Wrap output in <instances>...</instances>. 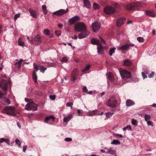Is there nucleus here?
Listing matches in <instances>:
<instances>
[{
  "label": "nucleus",
  "mask_w": 156,
  "mask_h": 156,
  "mask_svg": "<svg viewBox=\"0 0 156 156\" xmlns=\"http://www.w3.org/2000/svg\"><path fill=\"white\" fill-rule=\"evenodd\" d=\"M142 7V3L140 2H136L129 4L125 6V8L128 10H138Z\"/></svg>",
  "instance_id": "nucleus-1"
},
{
  "label": "nucleus",
  "mask_w": 156,
  "mask_h": 156,
  "mask_svg": "<svg viewBox=\"0 0 156 156\" xmlns=\"http://www.w3.org/2000/svg\"><path fill=\"white\" fill-rule=\"evenodd\" d=\"M2 111L8 115L12 116H15L16 114V110L14 106H6L2 109Z\"/></svg>",
  "instance_id": "nucleus-2"
},
{
  "label": "nucleus",
  "mask_w": 156,
  "mask_h": 156,
  "mask_svg": "<svg viewBox=\"0 0 156 156\" xmlns=\"http://www.w3.org/2000/svg\"><path fill=\"white\" fill-rule=\"evenodd\" d=\"M8 86V82L4 79L2 80L0 83V87H1L2 90L4 91L3 93L0 91V98H2V96L7 94L6 91Z\"/></svg>",
  "instance_id": "nucleus-3"
},
{
  "label": "nucleus",
  "mask_w": 156,
  "mask_h": 156,
  "mask_svg": "<svg viewBox=\"0 0 156 156\" xmlns=\"http://www.w3.org/2000/svg\"><path fill=\"white\" fill-rule=\"evenodd\" d=\"M74 27L75 30L79 32L85 31V30H87L85 24L83 23H76Z\"/></svg>",
  "instance_id": "nucleus-4"
},
{
  "label": "nucleus",
  "mask_w": 156,
  "mask_h": 156,
  "mask_svg": "<svg viewBox=\"0 0 156 156\" xmlns=\"http://www.w3.org/2000/svg\"><path fill=\"white\" fill-rule=\"evenodd\" d=\"M117 101L114 96L111 97L108 101L107 105L109 107L114 108L116 106Z\"/></svg>",
  "instance_id": "nucleus-5"
},
{
  "label": "nucleus",
  "mask_w": 156,
  "mask_h": 156,
  "mask_svg": "<svg viewBox=\"0 0 156 156\" xmlns=\"http://www.w3.org/2000/svg\"><path fill=\"white\" fill-rule=\"evenodd\" d=\"M120 73L122 78L124 80L131 77V73L123 69L120 71Z\"/></svg>",
  "instance_id": "nucleus-6"
},
{
  "label": "nucleus",
  "mask_w": 156,
  "mask_h": 156,
  "mask_svg": "<svg viewBox=\"0 0 156 156\" xmlns=\"http://www.w3.org/2000/svg\"><path fill=\"white\" fill-rule=\"evenodd\" d=\"M25 108L28 110H32L36 111L37 110V107L36 104L34 102L27 104L25 107Z\"/></svg>",
  "instance_id": "nucleus-7"
},
{
  "label": "nucleus",
  "mask_w": 156,
  "mask_h": 156,
  "mask_svg": "<svg viewBox=\"0 0 156 156\" xmlns=\"http://www.w3.org/2000/svg\"><path fill=\"white\" fill-rule=\"evenodd\" d=\"M104 12L105 13L107 14H113L115 11V9L112 7L108 6L104 9Z\"/></svg>",
  "instance_id": "nucleus-8"
},
{
  "label": "nucleus",
  "mask_w": 156,
  "mask_h": 156,
  "mask_svg": "<svg viewBox=\"0 0 156 156\" xmlns=\"http://www.w3.org/2000/svg\"><path fill=\"white\" fill-rule=\"evenodd\" d=\"M68 11V9H60L57 11L54 12L53 13V15H57L58 16H60L67 12Z\"/></svg>",
  "instance_id": "nucleus-9"
},
{
  "label": "nucleus",
  "mask_w": 156,
  "mask_h": 156,
  "mask_svg": "<svg viewBox=\"0 0 156 156\" xmlns=\"http://www.w3.org/2000/svg\"><path fill=\"white\" fill-rule=\"evenodd\" d=\"M91 26L92 30L94 32H96L98 31L100 28V24L98 22L92 23Z\"/></svg>",
  "instance_id": "nucleus-10"
},
{
  "label": "nucleus",
  "mask_w": 156,
  "mask_h": 156,
  "mask_svg": "<svg viewBox=\"0 0 156 156\" xmlns=\"http://www.w3.org/2000/svg\"><path fill=\"white\" fill-rule=\"evenodd\" d=\"M79 74V70L77 69H74L71 75V80L73 81H75L76 79V76Z\"/></svg>",
  "instance_id": "nucleus-11"
},
{
  "label": "nucleus",
  "mask_w": 156,
  "mask_h": 156,
  "mask_svg": "<svg viewBox=\"0 0 156 156\" xmlns=\"http://www.w3.org/2000/svg\"><path fill=\"white\" fill-rule=\"evenodd\" d=\"M31 41L33 43L37 45L40 44L41 41L40 36L39 35H37Z\"/></svg>",
  "instance_id": "nucleus-12"
},
{
  "label": "nucleus",
  "mask_w": 156,
  "mask_h": 156,
  "mask_svg": "<svg viewBox=\"0 0 156 156\" xmlns=\"http://www.w3.org/2000/svg\"><path fill=\"white\" fill-rule=\"evenodd\" d=\"M79 20L80 17L78 16H76L70 19L68 21V23L71 25H72Z\"/></svg>",
  "instance_id": "nucleus-13"
},
{
  "label": "nucleus",
  "mask_w": 156,
  "mask_h": 156,
  "mask_svg": "<svg viewBox=\"0 0 156 156\" xmlns=\"http://www.w3.org/2000/svg\"><path fill=\"white\" fill-rule=\"evenodd\" d=\"M81 33L78 35V37L79 39H82L87 36L90 34L89 32L87 30L85 31H82Z\"/></svg>",
  "instance_id": "nucleus-14"
},
{
  "label": "nucleus",
  "mask_w": 156,
  "mask_h": 156,
  "mask_svg": "<svg viewBox=\"0 0 156 156\" xmlns=\"http://www.w3.org/2000/svg\"><path fill=\"white\" fill-rule=\"evenodd\" d=\"M126 19L124 17H121L118 19L117 21L116 24L118 27H120L123 24Z\"/></svg>",
  "instance_id": "nucleus-15"
},
{
  "label": "nucleus",
  "mask_w": 156,
  "mask_h": 156,
  "mask_svg": "<svg viewBox=\"0 0 156 156\" xmlns=\"http://www.w3.org/2000/svg\"><path fill=\"white\" fill-rule=\"evenodd\" d=\"M1 103L5 105H8L10 104V101L8 98H2Z\"/></svg>",
  "instance_id": "nucleus-16"
},
{
  "label": "nucleus",
  "mask_w": 156,
  "mask_h": 156,
  "mask_svg": "<svg viewBox=\"0 0 156 156\" xmlns=\"http://www.w3.org/2000/svg\"><path fill=\"white\" fill-rule=\"evenodd\" d=\"M91 42L93 44L97 45L98 46V45H100L101 43L100 41L96 38H92L91 40Z\"/></svg>",
  "instance_id": "nucleus-17"
},
{
  "label": "nucleus",
  "mask_w": 156,
  "mask_h": 156,
  "mask_svg": "<svg viewBox=\"0 0 156 156\" xmlns=\"http://www.w3.org/2000/svg\"><path fill=\"white\" fill-rule=\"evenodd\" d=\"M83 3L84 5V6L87 9H90L91 7V5L90 2L88 0H83Z\"/></svg>",
  "instance_id": "nucleus-18"
},
{
  "label": "nucleus",
  "mask_w": 156,
  "mask_h": 156,
  "mask_svg": "<svg viewBox=\"0 0 156 156\" xmlns=\"http://www.w3.org/2000/svg\"><path fill=\"white\" fill-rule=\"evenodd\" d=\"M135 104L134 101L130 99H128L126 101V105L128 107H130Z\"/></svg>",
  "instance_id": "nucleus-19"
},
{
  "label": "nucleus",
  "mask_w": 156,
  "mask_h": 156,
  "mask_svg": "<svg viewBox=\"0 0 156 156\" xmlns=\"http://www.w3.org/2000/svg\"><path fill=\"white\" fill-rule=\"evenodd\" d=\"M145 14L147 16H151L153 17H155L156 15L155 14L152 12L148 10L145 11Z\"/></svg>",
  "instance_id": "nucleus-20"
},
{
  "label": "nucleus",
  "mask_w": 156,
  "mask_h": 156,
  "mask_svg": "<svg viewBox=\"0 0 156 156\" xmlns=\"http://www.w3.org/2000/svg\"><path fill=\"white\" fill-rule=\"evenodd\" d=\"M129 47V45L128 44H125L122 46H120L119 48V50H126Z\"/></svg>",
  "instance_id": "nucleus-21"
},
{
  "label": "nucleus",
  "mask_w": 156,
  "mask_h": 156,
  "mask_svg": "<svg viewBox=\"0 0 156 156\" xmlns=\"http://www.w3.org/2000/svg\"><path fill=\"white\" fill-rule=\"evenodd\" d=\"M72 117V114H69L68 116L64 117L63 120L65 122H67L71 119Z\"/></svg>",
  "instance_id": "nucleus-22"
},
{
  "label": "nucleus",
  "mask_w": 156,
  "mask_h": 156,
  "mask_svg": "<svg viewBox=\"0 0 156 156\" xmlns=\"http://www.w3.org/2000/svg\"><path fill=\"white\" fill-rule=\"evenodd\" d=\"M29 11L30 13V15L32 16L34 18H37V17L36 13L34 10L30 9L29 10Z\"/></svg>",
  "instance_id": "nucleus-23"
},
{
  "label": "nucleus",
  "mask_w": 156,
  "mask_h": 156,
  "mask_svg": "<svg viewBox=\"0 0 156 156\" xmlns=\"http://www.w3.org/2000/svg\"><path fill=\"white\" fill-rule=\"evenodd\" d=\"M96 110H93L91 111H89L87 113V115L88 116H93L95 115L96 114Z\"/></svg>",
  "instance_id": "nucleus-24"
},
{
  "label": "nucleus",
  "mask_w": 156,
  "mask_h": 156,
  "mask_svg": "<svg viewBox=\"0 0 156 156\" xmlns=\"http://www.w3.org/2000/svg\"><path fill=\"white\" fill-rule=\"evenodd\" d=\"M101 44L100 46H97L98 52L100 54H101L103 53V50L101 46Z\"/></svg>",
  "instance_id": "nucleus-25"
},
{
  "label": "nucleus",
  "mask_w": 156,
  "mask_h": 156,
  "mask_svg": "<svg viewBox=\"0 0 156 156\" xmlns=\"http://www.w3.org/2000/svg\"><path fill=\"white\" fill-rule=\"evenodd\" d=\"M32 77L34 81V83H37V76L36 74V72H33L32 74Z\"/></svg>",
  "instance_id": "nucleus-26"
},
{
  "label": "nucleus",
  "mask_w": 156,
  "mask_h": 156,
  "mask_svg": "<svg viewBox=\"0 0 156 156\" xmlns=\"http://www.w3.org/2000/svg\"><path fill=\"white\" fill-rule=\"evenodd\" d=\"M131 62L128 59H127L124 60L123 65H124L129 66L131 65Z\"/></svg>",
  "instance_id": "nucleus-27"
},
{
  "label": "nucleus",
  "mask_w": 156,
  "mask_h": 156,
  "mask_svg": "<svg viewBox=\"0 0 156 156\" xmlns=\"http://www.w3.org/2000/svg\"><path fill=\"white\" fill-rule=\"evenodd\" d=\"M55 118V117H54L52 115H50L48 117H46L45 118V122H47V121L49 120L50 119H52L53 120H54Z\"/></svg>",
  "instance_id": "nucleus-28"
},
{
  "label": "nucleus",
  "mask_w": 156,
  "mask_h": 156,
  "mask_svg": "<svg viewBox=\"0 0 156 156\" xmlns=\"http://www.w3.org/2000/svg\"><path fill=\"white\" fill-rule=\"evenodd\" d=\"M116 49V48H111L109 52V55L110 56H112L113 53L115 52V51Z\"/></svg>",
  "instance_id": "nucleus-29"
},
{
  "label": "nucleus",
  "mask_w": 156,
  "mask_h": 156,
  "mask_svg": "<svg viewBox=\"0 0 156 156\" xmlns=\"http://www.w3.org/2000/svg\"><path fill=\"white\" fill-rule=\"evenodd\" d=\"M111 144H112L118 145L120 144V142L119 140H114Z\"/></svg>",
  "instance_id": "nucleus-30"
},
{
  "label": "nucleus",
  "mask_w": 156,
  "mask_h": 156,
  "mask_svg": "<svg viewBox=\"0 0 156 156\" xmlns=\"http://www.w3.org/2000/svg\"><path fill=\"white\" fill-rule=\"evenodd\" d=\"M127 129L128 130H132V127L130 125H128L126 126V127H125L123 129V131H125Z\"/></svg>",
  "instance_id": "nucleus-31"
},
{
  "label": "nucleus",
  "mask_w": 156,
  "mask_h": 156,
  "mask_svg": "<svg viewBox=\"0 0 156 156\" xmlns=\"http://www.w3.org/2000/svg\"><path fill=\"white\" fill-rule=\"evenodd\" d=\"M107 153L112 154H115V151L114 150L112 149V148H110L109 150H107Z\"/></svg>",
  "instance_id": "nucleus-32"
},
{
  "label": "nucleus",
  "mask_w": 156,
  "mask_h": 156,
  "mask_svg": "<svg viewBox=\"0 0 156 156\" xmlns=\"http://www.w3.org/2000/svg\"><path fill=\"white\" fill-rule=\"evenodd\" d=\"M34 69L33 70V72H36L38 70L39 68L37 64L35 63H34Z\"/></svg>",
  "instance_id": "nucleus-33"
},
{
  "label": "nucleus",
  "mask_w": 156,
  "mask_h": 156,
  "mask_svg": "<svg viewBox=\"0 0 156 156\" xmlns=\"http://www.w3.org/2000/svg\"><path fill=\"white\" fill-rule=\"evenodd\" d=\"M25 60H23L22 59H20L19 61H18V60L16 59V61H18V68H20L21 66V63L23 62V61Z\"/></svg>",
  "instance_id": "nucleus-34"
},
{
  "label": "nucleus",
  "mask_w": 156,
  "mask_h": 156,
  "mask_svg": "<svg viewBox=\"0 0 156 156\" xmlns=\"http://www.w3.org/2000/svg\"><path fill=\"white\" fill-rule=\"evenodd\" d=\"M112 5L114 6V8L116 9H120V6L117 3H114Z\"/></svg>",
  "instance_id": "nucleus-35"
},
{
  "label": "nucleus",
  "mask_w": 156,
  "mask_h": 156,
  "mask_svg": "<svg viewBox=\"0 0 156 156\" xmlns=\"http://www.w3.org/2000/svg\"><path fill=\"white\" fill-rule=\"evenodd\" d=\"M18 44L21 46H23L24 45V42L22 40L21 38H20L18 40Z\"/></svg>",
  "instance_id": "nucleus-36"
},
{
  "label": "nucleus",
  "mask_w": 156,
  "mask_h": 156,
  "mask_svg": "<svg viewBox=\"0 0 156 156\" xmlns=\"http://www.w3.org/2000/svg\"><path fill=\"white\" fill-rule=\"evenodd\" d=\"M137 39V41L140 43H144V40L142 37H138Z\"/></svg>",
  "instance_id": "nucleus-37"
},
{
  "label": "nucleus",
  "mask_w": 156,
  "mask_h": 156,
  "mask_svg": "<svg viewBox=\"0 0 156 156\" xmlns=\"http://www.w3.org/2000/svg\"><path fill=\"white\" fill-rule=\"evenodd\" d=\"M151 118V116L149 115L146 114L145 115V119L146 121H149L150 119Z\"/></svg>",
  "instance_id": "nucleus-38"
},
{
  "label": "nucleus",
  "mask_w": 156,
  "mask_h": 156,
  "mask_svg": "<svg viewBox=\"0 0 156 156\" xmlns=\"http://www.w3.org/2000/svg\"><path fill=\"white\" fill-rule=\"evenodd\" d=\"M108 78L110 81H112L113 79V77L111 73H109L108 75Z\"/></svg>",
  "instance_id": "nucleus-39"
},
{
  "label": "nucleus",
  "mask_w": 156,
  "mask_h": 156,
  "mask_svg": "<svg viewBox=\"0 0 156 156\" xmlns=\"http://www.w3.org/2000/svg\"><path fill=\"white\" fill-rule=\"evenodd\" d=\"M90 65H87L86 67L82 70V71L84 72L85 71L88 70L90 69Z\"/></svg>",
  "instance_id": "nucleus-40"
},
{
  "label": "nucleus",
  "mask_w": 156,
  "mask_h": 156,
  "mask_svg": "<svg viewBox=\"0 0 156 156\" xmlns=\"http://www.w3.org/2000/svg\"><path fill=\"white\" fill-rule=\"evenodd\" d=\"M131 123L133 125H136L137 124V120L134 119H132L131 121Z\"/></svg>",
  "instance_id": "nucleus-41"
},
{
  "label": "nucleus",
  "mask_w": 156,
  "mask_h": 156,
  "mask_svg": "<svg viewBox=\"0 0 156 156\" xmlns=\"http://www.w3.org/2000/svg\"><path fill=\"white\" fill-rule=\"evenodd\" d=\"M43 33L44 34L48 35L50 33V31L48 29H44V30Z\"/></svg>",
  "instance_id": "nucleus-42"
},
{
  "label": "nucleus",
  "mask_w": 156,
  "mask_h": 156,
  "mask_svg": "<svg viewBox=\"0 0 156 156\" xmlns=\"http://www.w3.org/2000/svg\"><path fill=\"white\" fill-rule=\"evenodd\" d=\"M93 8L94 9H98L99 8L98 4L96 3H94Z\"/></svg>",
  "instance_id": "nucleus-43"
},
{
  "label": "nucleus",
  "mask_w": 156,
  "mask_h": 156,
  "mask_svg": "<svg viewBox=\"0 0 156 156\" xmlns=\"http://www.w3.org/2000/svg\"><path fill=\"white\" fill-rule=\"evenodd\" d=\"M15 142L16 144H17L19 147H20L21 145V143L20 140L17 139L15 140Z\"/></svg>",
  "instance_id": "nucleus-44"
},
{
  "label": "nucleus",
  "mask_w": 156,
  "mask_h": 156,
  "mask_svg": "<svg viewBox=\"0 0 156 156\" xmlns=\"http://www.w3.org/2000/svg\"><path fill=\"white\" fill-rule=\"evenodd\" d=\"M73 104V103L72 102H68L66 103V105L67 106L70 107L72 108Z\"/></svg>",
  "instance_id": "nucleus-45"
},
{
  "label": "nucleus",
  "mask_w": 156,
  "mask_h": 156,
  "mask_svg": "<svg viewBox=\"0 0 156 156\" xmlns=\"http://www.w3.org/2000/svg\"><path fill=\"white\" fill-rule=\"evenodd\" d=\"M68 60V59L67 58L65 57H63L61 60V61L62 62H66Z\"/></svg>",
  "instance_id": "nucleus-46"
},
{
  "label": "nucleus",
  "mask_w": 156,
  "mask_h": 156,
  "mask_svg": "<svg viewBox=\"0 0 156 156\" xmlns=\"http://www.w3.org/2000/svg\"><path fill=\"white\" fill-rule=\"evenodd\" d=\"M147 122L148 125L151 126H153V122H152L149 120L147 121Z\"/></svg>",
  "instance_id": "nucleus-47"
},
{
  "label": "nucleus",
  "mask_w": 156,
  "mask_h": 156,
  "mask_svg": "<svg viewBox=\"0 0 156 156\" xmlns=\"http://www.w3.org/2000/svg\"><path fill=\"white\" fill-rule=\"evenodd\" d=\"M83 91L85 93H87L88 91V90L87 88V87L84 86L83 87Z\"/></svg>",
  "instance_id": "nucleus-48"
},
{
  "label": "nucleus",
  "mask_w": 156,
  "mask_h": 156,
  "mask_svg": "<svg viewBox=\"0 0 156 156\" xmlns=\"http://www.w3.org/2000/svg\"><path fill=\"white\" fill-rule=\"evenodd\" d=\"M49 98L52 100H54L55 99V95L49 96Z\"/></svg>",
  "instance_id": "nucleus-49"
},
{
  "label": "nucleus",
  "mask_w": 156,
  "mask_h": 156,
  "mask_svg": "<svg viewBox=\"0 0 156 156\" xmlns=\"http://www.w3.org/2000/svg\"><path fill=\"white\" fill-rule=\"evenodd\" d=\"M64 140L67 142L71 141L72 140V139L70 137H67L65 138Z\"/></svg>",
  "instance_id": "nucleus-50"
},
{
  "label": "nucleus",
  "mask_w": 156,
  "mask_h": 156,
  "mask_svg": "<svg viewBox=\"0 0 156 156\" xmlns=\"http://www.w3.org/2000/svg\"><path fill=\"white\" fill-rule=\"evenodd\" d=\"M20 16V14L19 13L16 14L14 16L15 20H16Z\"/></svg>",
  "instance_id": "nucleus-51"
},
{
  "label": "nucleus",
  "mask_w": 156,
  "mask_h": 156,
  "mask_svg": "<svg viewBox=\"0 0 156 156\" xmlns=\"http://www.w3.org/2000/svg\"><path fill=\"white\" fill-rule=\"evenodd\" d=\"M55 33L57 36H59L61 35L60 31H55Z\"/></svg>",
  "instance_id": "nucleus-52"
},
{
  "label": "nucleus",
  "mask_w": 156,
  "mask_h": 156,
  "mask_svg": "<svg viewBox=\"0 0 156 156\" xmlns=\"http://www.w3.org/2000/svg\"><path fill=\"white\" fill-rule=\"evenodd\" d=\"M5 142L8 145H10V141L9 139H5Z\"/></svg>",
  "instance_id": "nucleus-53"
},
{
  "label": "nucleus",
  "mask_w": 156,
  "mask_h": 156,
  "mask_svg": "<svg viewBox=\"0 0 156 156\" xmlns=\"http://www.w3.org/2000/svg\"><path fill=\"white\" fill-rule=\"evenodd\" d=\"M154 73H155L154 72H152L150 74L148 75L149 77L150 78H152L153 76L154 75Z\"/></svg>",
  "instance_id": "nucleus-54"
},
{
  "label": "nucleus",
  "mask_w": 156,
  "mask_h": 156,
  "mask_svg": "<svg viewBox=\"0 0 156 156\" xmlns=\"http://www.w3.org/2000/svg\"><path fill=\"white\" fill-rule=\"evenodd\" d=\"M142 74L144 79L147 77V75L144 73V72H142Z\"/></svg>",
  "instance_id": "nucleus-55"
},
{
  "label": "nucleus",
  "mask_w": 156,
  "mask_h": 156,
  "mask_svg": "<svg viewBox=\"0 0 156 156\" xmlns=\"http://www.w3.org/2000/svg\"><path fill=\"white\" fill-rule=\"evenodd\" d=\"M5 138H0V143H2L4 142H5Z\"/></svg>",
  "instance_id": "nucleus-56"
},
{
  "label": "nucleus",
  "mask_w": 156,
  "mask_h": 156,
  "mask_svg": "<svg viewBox=\"0 0 156 156\" xmlns=\"http://www.w3.org/2000/svg\"><path fill=\"white\" fill-rule=\"evenodd\" d=\"M42 8L43 10L46 11V6L45 5H43L42 6Z\"/></svg>",
  "instance_id": "nucleus-57"
},
{
  "label": "nucleus",
  "mask_w": 156,
  "mask_h": 156,
  "mask_svg": "<svg viewBox=\"0 0 156 156\" xmlns=\"http://www.w3.org/2000/svg\"><path fill=\"white\" fill-rule=\"evenodd\" d=\"M27 148V146H24L23 147V151L24 152H25Z\"/></svg>",
  "instance_id": "nucleus-58"
},
{
  "label": "nucleus",
  "mask_w": 156,
  "mask_h": 156,
  "mask_svg": "<svg viewBox=\"0 0 156 156\" xmlns=\"http://www.w3.org/2000/svg\"><path fill=\"white\" fill-rule=\"evenodd\" d=\"M133 81L134 82H138V79L137 78H134V79H133Z\"/></svg>",
  "instance_id": "nucleus-59"
},
{
  "label": "nucleus",
  "mask_w": 156,
  "mask_h": 156,
  "mask_svg": "<svg viewBox=\"0 0 156 156\" xmlns=\"http://www.w3.org/2000/svg\"><path fill=\"white\" fill-rule=\"evenodd\" d=\"M58 27L59 28L62 29L63 27V25L61 24H59L58 25Z\"/></svg>",
  "instance_id": "nucleus-60"
},
{
  "label": "nucleus",
  "mask_w": 156,
  "mask_h": 156,
  "mask_svg": "<svg viewBox=\"0 0 156 156\" xmlns=\"http://www.w3.org/2000/svg\"><path fill=\"white\" fill-rule=\"evenodd\" d=\"M100 39L101 41H102L104 44H105V41L101 37H100Z\"/></svg>",
  "instance_id": "nucleus-61"
},
{
  "label": "nucleus",
  "mask_w": 156,
  "mask_h": 156,
  "mask_svg": "<svg viewBox=\"0 0 156 156\" xmlns=\"http://www.w3.org/2000/svg\"><path fill=\"white\" fill-rule=\"evenodd\" d=\"M77 112L79 113L78 115L79 116H83V115H82V114H80V113H81V112H80V110H77Z\"/></svg>",
  "instance_id": "nucleus-62"
},
{
  "label": "nucleus",
  "mask_w": 156,
  "mask_h": 156,
  "mask_svg": "<svg viewBox=\"0 0 156 156\" xmlns=\"http://www.w3.org/2000/svg\"><path fill=\"white\" fill-rule=\"evenodd\" d=\"M111 113L110 112H107L106 113V117H108L109 115H111Z\"/></svg>",
  "instance_id": "nucleus-63"
},
{
  "label": "nucleus",
  "mask_w": 156,
  "mask_h": 156,
  "mask_svg": "<svg viewBox=\"0 0 156 156\" xmlns=\"http://www.w3.org/2000/svg\"><path fill=\"white\" fill-rule=\"evenodd\" d=\"M100 151H101V152H103V153H104V152L107 153V151H106L103 149H101Z\"/></svg>",
  "instance_id": "nucleus-64"
}]
</instances>
